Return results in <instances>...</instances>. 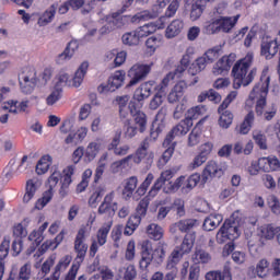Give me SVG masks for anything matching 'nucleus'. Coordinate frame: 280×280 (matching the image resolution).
<instances>
[{
	"mask_svg": "<svg viewBox=\"0 0 280 280\" xmlns=\"http://www.w3.org/2000/svg\"><path fill=\"white\" fill-rule=\"evenodd\" d=\"M62 240H65V234L60 232L55 238L45 241L39 248L40 255L47 253V250H56L62 244Z\"/></svg>",
	"mask_w": 280,
	"mask_h": 280,
	"instance_id": "obj_36",
	"label": "nucleus"
},
{
	"mask_svg": "<svg viewBox=\"0 0 280 280\" xmlns=\"http://www.w3.org/2000/svg\"><path fill=\"white\" fill-rule=\"evenodd\" d=\"M104 194H106V190L104 188H96L89 199L90 207H97V205H100V202L102 201V197L104 196Z\"/></svg>",
	"mask_w": 280,
	"mask_h": 280,
	"instance_id": "obj_58",
	"label": "nucleus"
},
{
	"mask_svg": "<svg viewBox=\"0 0 280 280\" xmlns=\"http://www.w3.org/2000/svg\"><path fill=\"white\" fill-rule=\"evenodd\" d=\"M27 155H23L22 160L15 164V162L11 161L9 165L4 168V176L10 180V178H14V176H19V174H23L25 170H27V166L25 163H27Z\"/></svg>",
	"mask_w": 280,
	"mask_h": 280,
	"instance_id": "obj_19",
	"label": "nucleus"
},
{
	"mask_svg": "<svg viewBox=\"0 0 280 280\" xmlns=\"http://www.w3.org/2000/svg\"><path fill=\"white\" fill-rule=\"evenodd\" d=\"M275 235H277V228L272 224H265L258 229V246H264L266 241L275 240Z\"/></svg>",
	"mask_w": 280,
	"mask_h": 280,
	"instance_id": "obj_26",
	"label": "nucleus"
},
{
	"mask_svg": "<svg viewBox=\"0 0 280 280\" xmlns=\"http://www.w3.org/2000/svg\"><path fill=\"white\" fill-rule=\"evenodd\" d=\"M130 102V95L125 94L116 97V104H118L119 115L121 119H126L128 114L130 113V106H128Z\"/></svg>",
	"mask_w": 280,
	"mask_h": 280,
	"instance_id": "obj_39",
	"label": "nucleus"
},
{
	"mask_svg": "<svg viewBox=\"0 0 280 280\" xmlns=\"http://www.w3.org/2000/svg\"><path fill=\"white\" fill-rule=\"evenodd\" d=\"M206 280H233V277L229 267H225L223 272L219 270L208 271L206 273Z\"/></svg>",
	"mask_w": 280,
	"mask_h": 280,
	"instance_id": "obj_41",
	"label": "nucleus"
},
{
	"mask_svg": "<svg viewBox=\"0 0 280 280\" xmlns=\"http://www.w3.org/2000/svg\"><path fill=\"white\" fill-rule=\"evenodd\" d=\"M163 27H165V18H160L155 22H151L136 28V32L141 40V38H148L150 34H154L156 30H163Z\"/></svg>",
	"mask_w": 280,
	"mask_h": 280,
	"instance_id": "obj_17",
	"label": "nucleus"
},
{
	"mask_svg": "<svg viewBox=\"0 0 280 280\" xmlns=\"http://www.w3.org/2000/svg\"><path fill=\"white\" fill-rule=\"evenodd\" d=\"M207 65H209V61L203 57V55L199 58H197L190 66L189 72L191 75H197V73H200L207 69Z\"/></svg>",
	"mask_w": 280,
	"mask_h": 280,
	"instance_id": "obj_45",
	"label": "nucleus"
},
{
	"mask_svg": "<svg viewBox=\"0 0 280 280\" xmlns=\"http://www.w3.org/2000/svg\"><path fill=\"white\" fill-rule=\"evenodd\" d=\"M253 124H255V113L249 112L243 122L240 126L238 132L240 135H248L250 132V129L253 128Z\"/></svg>",
	"mask_w": 280,
	"mask_h": 280,
	"instance_id": "obj_44",
	"label": "nucleus"
},
{
	"mask_svg": "<svg viewBox=\"0 0 280 280\" xmlns=\"http://www.w3.org/2000/svg\"><path fill=\"white\" fill-rule=\"evenodd\" d=\"M205 0H197L192 5H191V11H190V19L191 21H198L200 16H202V12L205 10Z\"/></svg>",
	"mask_w": 280,
	"mask_h": 280,
	"instance_id": "obj_51",
	"label": "nucleus"
},
{
	"mask_svg": "<svg viewBox=\"0 0 280 280\" xmlns=\"http://www.w3.org/2000/svg\"><path fill=\"white\" fill-rule=\"evenodd\" d=\"M86 237H89V232L86 231V226L80 228L74 237V253L77 257L73 262V264H78L79 267L81 266L82 261H84V257H86V253L89 252Z\"/></svg>",
	"mask_w": 280,
	"mask_h": 280,
	"instance_id": "obj_8",
	"label": "nucleus"
},
{
	"mask_svg": "<svg viewBox=\"0 0 280 280\" xmlns=\"http://www.w3.org/2000/svg\"><path fill=\"white\" fill-rule=\"evenodd\" d=\"M240 228L237 223H231L230 221H225L222 228L217 233V242L218 244H225V242L237 240L240 237Z\"/></svg>",
	"mask_w": 280,
	"mask_h": 280,
	"instance_id": "obj_13",
	"label": "nucleus"
},
{
	"mask_svg": "<svg viewBox=\"0 0 280 280\" xmlns=\"http://www.w3.org/2000/svg\"><path fill=\"white\" fill-rule=\"evenodd\" d=\"M192 261L196 266H198V264H209V261H211V254L205 249H196L192 255Z\"/></svg>",
	"mask_w": 280,
	"mask_h": 280,
	"instance_id": "obj_48",
	"label": "nucleus"
},
{
	"mask_svg": "<svg viewBox=\"0 0 280 280\" xmlns=\"http://www.w3.org/2000/svg\"><path fill=\"white\" fill-rule=\"evenodd\" d=\"M222 214H209L203 221V231H215L222 224Z\"/></svg>",
	"mask_w": 280,
	"mask_h": 280,
	"instance_id": "obj_37",
	"label": "nucleus"
},
{
	"mask_svg": "<svg viewBox=\"0 0 280 280\" xmlns=\"http://www.w3.org/2000/svg\"><path fill=\"white\" fill-rule=\"evenodd\" d=\"M261 116H264L266 121H272V119H275V117L277 116V105L276 104H271L268 106L265 105L262 107V115H260V117Z\"/></svg>",
	"mask_w": 280,
	"mask_h": 280,
	"instance_id": "obj_63",
	"label": "nucleus"
},
{
	"mask_svg": "<svg viewBox=\"0 0 280 280\" xmlns=\"http://www.w3.org/2000/svg\"><path fill=\"white\" fill-rule=\"evenodd\" d=\"M262 158L258 160H254L250 162L249 166L247 167V173L249 176H258L259 172H264V165L261 164Z\"/></svg>",
	"mask_w": 280,
	"mask_h": 280,
	"instance_id": "obj_59",
	"label": "nucleus"
},
{
	"mask_svg": "<svg viewBox=\"0 0 280 280\" xmlns=\"http://www.w3.org/2000/svg\"><path fill=\"white\" fill-rule=\"evenodd\" d=\"M175 78H176V73L168 72L163 78L162 82L155 86V91H159L160 93H165V89L170 86L171 82H174Z\"/></svg>",
	"mask_w": 280,
	"mask_h": 280,
	"instance_id": "obj_60",
	"label": "nucleus"
},
{
	"mask_svg": "<svg viewBox=\"0 0 280 280\" xmlns=\"http://www.w3.org/2000/svg\"><path fill=\"white\" fill-rule=\"evenodd\" d=\"M88 71H89V61H83L74 72L73 77H71V74H69V72L67 71H60L55 77L52 86H55L56 89H59V91H62L65 86L80 89V86H82V82H84V78H86Z\"/></svg>",
	"mask_w": 280,
	"mask_h": 280,
	"instance_id": "obj_4",
	"label": "nucleus"
},
{
	"mask_svg": "<svg viewBox=\"0 0 280 280\" xmlns=\"http://www.w3.org/2000/svg\"><path fill=\"white\" fill-rule=\"evenodd\" d=\"M219 19V28L223 34H229L235 25H237V21H240V15L235 16H220Z\"/></svg>",
	"mask_w": 280,
	"mask_h": 280,
	"instance_id": "obj_29",
	"label": "nucleus"
},
{
	"mask_svg": "<svg viewBox=\"0 0 280 280\" xmlns=\"http://www.w3.org/2000/svg\"><path fill=\"white\" fill-rule=\"evenodd\" d=\"M120 143V139L119 136L114 137V139L112 140V142L108 144L107 149L112 152H114V154L116 156H126V154H128V152H130V145L128 144H121Z\"/></svg>",
	"mask_w": 280,
	"mask_h": 280,
	"instance_id": "obj_31",
	"label": "nucleus"
},
{
	"mask_svg": "<svg viewBox=\"0 0 280 280\" xmlns=\"http://www.w3.org/2000/svg\"><path fill=\"white\" fill-rule=\"evenodd\" d=\"M152 67L154 63H135L127 72L128 78L130 81L127 84V89L130 86H137L139 82H143L150 75V71H152Z\"/></svg>",
	"mask_w": 280,
	"mask_h": 280,
	"instance_id": "obj_7",
	"label": "nucleus"
},
{
	"mask_svg": "<svg viewBox=\"0 0 280 280\" xmlns=\"http://www.w3.org/2000/svg\"><path fill=\"white\" fill-rule=\"evenodd\" d=\"M102 150V142L100 141H93L88 144L85 148L84 156L86 161L91 163V161H94L95 156L100 154V151Z\"/></svg>",
	"mask_w": 280,
	"mask_h": 280,
	"instance_id": "obj_40",
	"label": "nucleus"
},
{
	"mask_svg": "<svg viewBox=\"0 0 280 280\" xmlns=\"http://www.w3.org/2000/svg\"><path fill=\"white\" fill-rule=\"evenodd\" d=\"M60 178H62V173H60V170L55 168L54 172L50 174V176L47 179V185L49 187L48 190H46L42 198H39L36 202H35V209H37L38 211L45 209V207H47V205H49V202H51V198H54V188L56 187V185H58V183H60Z\"/></svg>",
	"mask_w": 280,
	"mask_h": 280,
	"instance_id": "obj_6",
	"label": "nucleus"
},
{
	"mask_svg": "<svg viewBox=\"0 0 280 280\" xmlns=\"http://www.w3.org/2000/svg\"><path fill=\"white\" fill-rule=\"evenodd\" d=\"M165 231L163 228L156 223H151L147 226V234L151 240H154L155 242H159L160 240H163Z\"/></svg>",
	"mask_w": 280,
	"mask_h": 280,
	"instance_id": "obj_42",
	"label": "nucleus"
},
{
	"mask_svg": "<svg viewBox=\"0 0 280 280\" xmlns=\"http://www.w3.org/2000/svg\"><path fill=\"white\" fill-rule=\"evenodd\" d=\"M185 27V22L180 19L173 20L165 30V37L166 38H176L183 28Z\"/></svg>",
	"mask_w": 280,
	"mask_h": 280,
	"instance_id": "obj_33",
	"label": "nucleus"
},
{
	"mask_svg": "<svg viewBox=\"0 0 280 280\" xmlns=\"http://www.w3.org/2000/svg\"><path fill=\"white\" fill-rule=\"evenodd\" d=\"M129 110L131 116L133 117L135 125L139 132H145L148 128V117L145 116V113L137 108V106H135V103L129 104Z\"/></svg>",
	"mask_w": 280,
	"mask_h": 280,
	"instance_id": "obj_18",
	"label": "nucleus"
},
{
	"mask_svg": "<svg viewBox=\"0 0 280 280\" xmlns=\"http://www.w3.org/2000/svg\"><path fill=\"white\" fill-rule=\"evenodd\" d=\"M80 44L78 40H71L63 52L59 55L60 60H71L73 56H75V51H78Z\"/></svg>",
	"mask_w": 280,
	"mask_h": 280,
	"instance_id": "obj_43",
	"label": "nucleus"
},
{
	"mask_svg": "<svg viewBox=\"0 0 280 280\" xmlns=\"http://www.w3.org/2000/svg\"><path fill=\"white\" fill-rule=\"evenodd\" d=\"M124 45H128L129 47L137 46L141 43L139 34L137 31H131L129 33H125L121 37Z\"/></svg>",
	"mask_w": 280,
	"mask_h": 280,
	"instance_id": "obj_49",
	"label": "nucleus"
},
{
	"mask_svg": "<svg viewBox=\"0 0 280 280\" xmlns=\"http://www.w3.org/2000/svg\"><path fill=\"white\" fill-rule=\"evenodd\" d=\"M19 80L21 90L26 95H30V93L34 91L38 82V78L36 77V69L31 66L22 68L19 74Z\"/></svg>",
	"mask_w": 280,
	"mask_h": 280,
	"instance_id": "obj_10",
	"label": "nucleus"
},
{
	"mask_svg": "<svg viewBox=\"0 0 280 280\" xmlns=\"http://www.w3.org/2000/svg\"><path fill=\"white\" fill-rule=\"evenodd\" d=\"M126 82V71L116 70L112 73L107 80V83H102L98 85L97 91L101 95H106V93H115L118 89L124 86Z\"/></svg>",
	"mask_w": 280,
	"mask_h": 280,
	"instance_id": "obj_9",
	"label": "nucleus"
},
{
	"mask_svg": "<svg viewBox=\"0 0 280 280\" xmlns=\"http://www.w3.org/2000/svg\"><path fill=\"white\" fill-rule=\"evenodd\" d=\"M233 66V58L231 56H223L212 68L213 75H226Z\"/></svg>",
	"mask_w": 280,
	"mask_h": 280,
	"instance_id": "obj_21",
	"label": "nucleus"
},
{
	"mask_svg": "<svg viewBox=\"0 0 280 280\" xmlns=\"http://www.w3.org/2000/svg\"><path fill=\"white\" fill-rule=\"evenodd\" d=\"M58 10V3H54L50 5L49 9H47L38 19L37 21V25H39V27H45L46 25H49V23H51V21H54V19L56 18V12Z\"/></svg>",
	"mask_w": 280,
	"mask_h": 280,
	"instance_id": "obj_35",
	"label": "nucleus"
},
{
	"mask_svg": "<svg viewBox=\"0 0 280 280\" xmlns=\"http://www.w3.org/2000/svg\"><path fill=\"white\" fill-rule=\"evenodd\" d=\"M10 253V236H4L0 245V280H3L4 264L3 259L8 257Z\"/></svg>",
	"mask_w": 280,
	"mask_h": 280,
	"instance_id": "obj_38",
	"label": "nucleus"
},
{
	"mask_svg": "<svg viewBox=\"0 0 280 280\" xmlns=\"http://www.w3.org/2000/svg\"><path fill=\"white\" fill-rule=\"evenodd\" d=\"M197 226H200V222H198V220H196V219H186V220H180L176 223H173L170 226V232L173 235H176L178 233V231H180V233H187V231H191L194 229H197Z\"/></svg>",
	"mask_w": 280,
	"mask_h": 280,
	"instance_id": "obj_20",
	"label": "nucleus"
},
{
	"mask_svg": "<svg viewBox=\"0 0 280 280\" xmlns=\"http://www.w3.org/2000/svg\"><path fill=\"white\" fill-rule=\"evenodd\" d=\"M73 257L71 255L63 256L59 262L56 266V272L52 277H58V280L60 279V273L58 272H65L67 268H69V265L71 264Z\"/></svg>",
	"mask_w": 280,
	"mask_h": 280,
	"instance_id": "obj_55",
	"label": "nucleus"
},
{
	"mask_svg": "<svg viewBox=\"0 0 280 280\" xmlns=\"http://www.w3.org/2000/svg\"><path fill=\"white\" fill-rule=\"evenodd\" d=\"M267 202H268L269 209H271L275 215H280L279 198H277V196L275 195H271L268 197Z\"/></svg>",
	"mask_w": 280,
	"mask_h": 280,
	"instance_id": "obj_64",
	"label": "nucleus"
},
{
	"mask_svg": "<svg viewBox=\"0 0 280 280\" xmlns=\"http://www.w3.org/2000/svg\"><path fill=\"white\" fill-rule=\"evenodd\" d=\"M261 165L262 172L266 174L270 172H280V161L275 155L264 156L261 160Z\"/></svg>",
	"mask_w": 280,
	"mask_h": 280,
	"instance_id": "obj_32",
	"label": "nucleus"
},
{
	"mask_svg": "<svg viewBox=\"0 0 280 280\" xmlns=\"http://www.w3.org/2000/svg\"><path fill=\"white\" fill-rule=\"evenodd\" d=\"M226 170H229V163H218L210 160L202 172V183H207L208 180H211V178H221V176H224V172H226Z\"/></svg>",
	"mask_w": 280,
	"mask_h": 280,
	"instance_id": "obj_11",
	"label": "nucleus"
},
{
	"mask_svg": "<svg viewBox=\"0 0 280 280\" xmlns=\"http://www.w3.org/2000/svg\"><path fill=\"white\" fill-rule=\"evenodd\" d=\"M233 113H231L230 110H224L223 113H221L219 117L220 128H222L223 130H229V128H231V126L233 125Z\"/></svg>",
	"mask_w": 280,
	"mask_h": 280,
	"instance_id": "obj_50",
	"label": "nucleus"
},
{
	"mask_svg": "<svg viewBox=\"0 0 280 280\" xmlns=\"http://www.w3.org/2000/svg\"><path fill=\"white\" fill-rule=\"evenodd\" d=\"M163 39L161 36H151L147 39L145 46L151 54H154L161 47Z\"/></svg>",
	"mask_w": 280,
	"mask_h": 280,
	"instance_id": "obj_61",
	"label": "nucleus"
},
{
	"mask_svg": "<svg viewBox=\"0 0 280 280\" xmlns=\"http://www.w3.org/2000/svg\"><path fill=\"white\" fill-rule=\"evenodd\" d=\"M252 136L256 145H258L260 150H268V139L266 138V135H264L262 130H254Z\"/></svg>",
	"mask_w": 280,
	"mask_h": 280,
	"instance_id": "obj_53",
	"label": "nucleus"
},
{
	"mask_svg": "<svg viewBox=\"0 0 280 280\" xmlns=\"http://www.w3.org/2000/svg\"><path fill=\"white\" fill-rule=\"evenodd\" d=\"M194 242H196V234H186L182 244L175 247L168 256L166 264L167 270H174V268L180 264L183 256L189 255V253H191V248H194Z\"/></svg>",
	"mask_w": 280,
	"mask_h": 280,
	"instance_id": "obj_5",
	"label": "nucleus"
},
{
	"mask_svg": "<svg viewBox=\"0 0 280 280\" xmlns=\"http://www.w3.org/2000/svg\"><path fill=\"white\" fill-rule=\"evenodd\" d=\"M139 183V179L136 176H132L127 179L122 194L126 198H131L132 194H135V190L137 189V185Z\"/></svg>",
	"mask_w": 280,
	"mask_h": 280,
	"instance_id": "obj_52",
	"label": "nucleus"
},
{
	"mask_svg": "<svg viewBox=\"0 0 280 280\" xmlns=\"http://www.w3.org/2000/svg\"><path fill=\"white\" fill-rule=\"evenodd\" d=\"M200 137H202V129L195 127L188 136V145L194 148L200 143Z\"/></svg>",
	"mask_w": 280,
	"mask_h": 280,
	"instance_id": "obj_56",
	"label": "nucleus"
},
{
	"mask_svg": "<svg viewBox=\"0 0 280 280\" xmlns=\"http://www.w3.org/2000/svg\"><path fill=\"white\" fill-rule=\"evenodd\" d=\"M270 86V77L268 70H262L259 82H257L249 92L247 106H253L256 102L255 113L258 116L264 115V107L266 106V97H268V88Z\"/></svg>",
	"mask_w": 280,
	"mask_h": 280,
	"instance_id": "obj_3",
	"label": "nucleus"
},
{
	"mask_svg": "<svg viewBox=\"0 0 280 280\" xmlns=\"http://www.w3.org/2000/svg\"><path fill=\"white\" fill-rule=\"evenodd\" d=\"M152 89H154V83L152 81L144 82L136 89L133 93V100L136 102H144L152 95Z\"/></svg>",
	"mask_w": 280,
	"mask_h": 280,
	"instance_id": "obj_24",
	"label": "nucleus"
},
{
	"mask_svg": "<svg viewBox=\"0 0 280 280\" xmlns=\"http://www.w3.org/2000/svg\"><path fill=\"white\" fill-rule=\"evenodd\" d=\"M172 178H174V172L172 170L162 172L149 190L148 197L156 198L161 189H163L164 194H176L178 189H182V194H189L200 183V173H194L187 178L182 175L174 182H172Z\"/></svg>",
	"mask_w": 280,
	"mask_h": 280,
	"instance_id": "obj_1",
	"label": "nucleus"
},
{
	"mask_svg": "<svg viewBox=\"0 0 280 280\" xmlns=\"http://www.w3.org/2000/svg\"><path fill=\"white\" fill-rule=\"evenodd\" d=\"M147 156L154 159V153L150 152V139H144L133 154L136 165H139Z\"/></svg>",
	"mask_w": 280,
	"mask_h": 280,
	"instance_id": "obj_22",
	"label": "nucleus"
},
{
	"mask_svg": "<svg viewBox=\"0 0 280 280\" xmlns=\"http://www.w3.org/2000/svg\"><path fill=\"white\" fill-rule=\"evenodd\" d=\"M89 135V127L81 126L77 129L75 133H69L65 139V143L67 145H78V143H82L86 139Z\"/></svg>",
	"mask_w": 280,
	"mask_h": 280,
	"instance_id": "obj_25",
	"label": "nucleus"
},
{
	"mask_svg": "<svg viewBox=\"0 0 280 280\" xmlns=\"http://www.w3.org/2000/svg\"><path fill=\"white\" fill-rule=\"evenodd\" d=\"M54 165V158L49 154L43 155L35 166V172L37 176H45L49 172V167Z\"/></svg>",
	"mask_w": 280,
	"mask_h": 280,
	"instance_id": "obj_27",
	"label": "nucleus"
},
{
	"mask_svg": "<svg viewBox=\"0 0 280 280\" xmlns=\"http://www.w3.org/2000/svg\"><path fill=\"white\" fill-rule=\"evenodd\" d=\"M202 56L209 65H213L220 58V46L208 49Z\"/></svg>",
	"mask_w": 280,
	"mask_h": 280,
	"instance_id": "obj_62",
	"label": "nucleus"
},
{
	"mask_svg": "<svg viewBox=\"0 0 280 280\" xmlns=\"http://www.w3.org/2000/svg\"><path fill=\"white\" fill-rule=\"evenodd\" d=\"M30 106H32L30 100H24L20 103L16 101H9L4 104L3 108L9 110V113H26Z\"/></svg>",
	"mask_w": 280,
	"mask_h": 280,
	"instance_id": "obj_28",
	"label": "nucleus"
},
{
	"mask_svg": "<svg viewBox=\"0 0 280 280\" xmlns=\"http://www.w3.org/2000/svg\"><path fill=\"white\" fill-rule=\"evenodd\" d=\"M253 62H255V52L253 51H248L245 57L235 62L232 68V75L234 78L233 89L237 90L242 89V86H248L255 80L257 68L250 69Z\"/></svg>",
	"mask_w": 280,
	"mask_h": 280,
	"instance_id": "obj_2",
	"label": "nucleus"
},
{
	"mask_svg": "<svg viewBox=\"0 0 280 280\" xmlns=\"http://www.w3.org/2000/svg\"><path fill=\"white\" fill-rule=\"evenodd\" d=\"M203 30L208 35L220 34L221 31L219 18L207 22L203 26Z\"/></svg>",
	"mask_w": 280,
	"mask_h": 280,
	"instance_id": "obj_57",
	"label": "nucleus"
},
{
	"mask_svg": "<svg viewBox=\"0 0 280 280\" xmlns=\"http://www.w3.org/2000/svg\"><path fill=\"white\" fill-rule=\"evenodd\" d=\"M207 110L208 108L205 105H197L191 107L186 112V119L189 121H191V119H198V117L207 115Z\"/></svg>",
	"mask_w": 280,
	"mask_h": 280,
	"instance_id": "obj_46",
	"label": "nucleus"
},
{
	"mask_svg": "<svg viewBox=\"0 0 280 280\" xmlns=\"http://www.w3.org/2000/svg\"><path fill=\"white\" fill-rule=\"evenodd\" d=\"M268 268H270V262L266 258L260 259L255 268V272L259 279H266L268 277Z\"/></svg>",
	"mask_w": 280,
	"mask_h": 280,
	"instance_id": "obj_54",
	"label": "nucleus"
},
{
	"mask_svg": "<svg viewBox=\"0 0 280 280\" xmlns=\"http://www.w3.org/2000/svg\"><path fill=\"white\" fill-rule=\"evenodd\" d=\"M62 98V90L52 85L50 93L46 96L47 106H54Z\"/></svg>",
	"mask_w": 280,
	"mask_h": 280,
	"instance_id": "obj_47",
	"label": "nucleus"
},
{
	"mask_svg": "<svg viewBox=\"0 0 280 280\" xmlns=\"http://www.w3.org/2000/svg\"><path fill=\"white\" fill-rule=\"evenodd\" d=\"M186 89H187V82L179 81L178 83H176L167 96L170 104H176V102H178V100L183 97Z\"/></svg>",
	"mask_w": 280,
	"mask_h": 280,
	"instance_id": "obj_30",
	"label": "nucleus"
},
{
	"mask_svg": "<svg viewBox=\"0 0 280 280\" xmlns=\"http://www.w3.org/2000/svg\"><path fill=\"white\" fill-rule=\"evenodd\" d=\"M154 259V254H152V246L149 243H143L141 259H140V268L141 270H147L148 266L152 264Z\"/></svg>",
	"mask_w": 280,
	"mask_h": 280,
	"instance_id": "obj_34",
	"label": "nucleus"
},
{
	"mask_svg": "<svg viewBox=\"0 0 280 280\" xmlns=\"http://www.w3.org/2000/svg\"><path fill=\"white\" fill-rule=\"evenodd\" d=\"M113 226V221H108L101 226V229L96 233V240H92V244L90 246V257H95L97 252L100 250V246H104L108 240V233H110V229Z\"/></svg>",
	"mask_w": 280,
	"mask_h": 280,
	"instance_id": "obj_12",
	"label": "nucleus"
},
{
	"mask_svg": "<svg viewBox=\"0 0 280 280\" xmlns=\"http://www.w3.org/2000/svg\"><path fill=\"white\" fill-rule=\"evenodd\" d=\"M118 203L115 199V191H110L104 197V200L98 207L100 215H107L108 218H113L117 212Z\"/></svg>",
	"mask_w": 280,
	"mask_h": 280,
	"instance_id": "obj_16",
	"label": "nucleus"
},
{
	"mask_svg": "<svg viewBox=\"0 0 280 280\" xmlns=\"http://www.w3.org/2000/svg\"><path fill=\"white\" fill-rule=\"evenodd\" d=\"M194 126V122L189 119L182 120L178 125L173 127V129L168 132L164 140V145H170L172 143L173 139H176V137H185L187 132H189L190 128Z\"/></svg>",
	"mask_w": 280,
	"mask_h": 280,
	"instance_id": "obj_15",
	"label": "nucleus"
},
{
	"mask_svg": "<svg viewBox=\"0 0 280 280\" xmlns=\"http://www.w3.org/2000/svg\"><path fill=\"white\" fill-rule=\"evenodd\" d=\"M43 186V180L38 177H33L32 179H28L26 182V192L23 197V202H30L34 196H36V192L40 189Z\"/></svg>",
	"mask_w": 280,
	"mask_h": 280,
	"instance_id": "obj_23",
	"label": "nucleus"
},
{
	"mask_svg": "<svg viewBox=\"0 0 280 280\" xmlns=\"http://www.w3.org/2000/svg\"><path fill=\"white\" fill-rule=\"evenodd\" d=\"M122 12H114L110 15L105 16V26L101 28V34H109L115 30H121L128 23L127 16H121Z\"/></svg>",
	"mask_w": 280,
	"mask_h": 280,
	"instance_id": "obj_14",
	"label": "nucleus"
}]
</instances>
